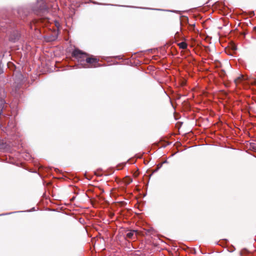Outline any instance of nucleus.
Wrapping results in <instances>:
<instances>
[{
  "instance_id": "obj_1",
  "label": "nucleus",
  "mask_w": 256,
  "mask_h": 256,
  "mask_svg": "<svg viewBox=\"0 0 256 256\" xmlns=\"http://www.w3.org/2000/svg\"><path fill=\"white\" fill-rule=\"evenodd\" d=\"M72 55L78 60L79 64L83 68H96L100 66L98 64L99 59L93 57H88V54L80 50H74Z\"/></svg>"
},
{
  "instance_id": "obj_2",
  "label": "nucleus",
  "mask_w": 256,
  "mask_h": 256,
  "mask_svg": "<svg viewBox=\"0 0 256 256\" xmlns=\"http://www.w3.org/2000/svg\"><path fill=\"white\" fill-rule=\"evenodd\" d=\"M4 128L6 130V132H9L10 134L16 132V124L15 120L12 118L11 119L9 118L7 126L6 128L4 127Z\"/></svg>"
},
{
  "instance_id": "obj_3",
  "label": "nucleus",
  "mask_w": 256,
  "mask_h": 256,
  "mask_svg": "<svg viewBox=\"0 0 256 256\" xmlns=\"http://www.w3.org/2000/svg\"><path fill=\"white\" fill-rule=\"evenodd\" d=\"M20 36V33L18 31H14L10 36V40L12 42L17 41Z\"/></svg>"
},
{
  "instance_id": "obj_4",
  "label": "nucleus",
  "mask_w": 256,
  "mask_h": 256,
  "mask_svg": "<svg viewBox=\"0 0 256 256\" xmlns=\"http://www.w3.org/2000/svg\"><path fill=\"white\" fill-rule=\"evenodd\" d=\"M8 145L2 141H0V151H5L8 149Z\"/></svg>"
},
{
  "instance_id": "obj_5",
  "label": "nucleus",
  "mask_w": 256,
  "mask_h": 256,
  "mask_svg": "<svg viewBox=\"0 0 256 256\" xmlns=\"http://www.w3.org/2000/svg\"><path fill=\"white\" fill-rule=\"evenodd\" d=\"M9 27H11V26L8 25V26L6 27L4 22H0V30L2 32H7L8 30H6V29L9 28Z\"/></svg>"
},
{
  "instance_id": "obj_6",
  "label": "nucleus",
  "mask_w": 256,
  "mask_h": 256,
  "mask_svg": "<svg viewBox=\"0 0 256 256\" xmlns=\"http://www.w3.org/2000/svg\"><path fill=\"white\" fill-rule=\"evenodd\" d=\"M6 96V92L4 86L0 85V98L4 99Z\"/></svg>"
},
{
  "instance_id": "obj_7",
  "label": "nucleus",
  "mask_w": 256,
  "mask_h": 256,
  "mask_svg": "<svg viewBox=\"0 0 256 256\" xmlns=\"http://www.w3.org/2000/svg\"><path fill=\"white\" fill-rule=\"evenodd\" d=\"M39 10L42 12H45L48 11V8L44 4L43 0L42 1V5H40L39 7Z\"/></svg>"
},
{
  "instance_id": "obj_8",
  "label": "nucleus",
  "mask_w": 256,
  "mask_h": 256,
  "mask_svg": "<svg viewBox=\"0 0 256 256\" xmlns=\"http://www.w3.org/2000/svg\"><path fill=\"white\" fill-rule=\"evenodd\" d=\"M136 232V230H130L126 234V237L129 238H132L134 233Z\"/></svg>"
},
{
  "instance_id": "obj_9",
  "label": "nucleus",
  "mask_w": 256,
  "mask_h": 256,
  "mask_svg": "<svg viewBox=\"0 0 256 256\" xmlns=\"http://www.w3.org/2000/svg\"><path fill=\"white\" fill-rule=\"evenodd\" d=\"M178 46L180 48H182V49H185L187 47V44L185 42H184L179 43Z\"/></svg>"
},
{
  "instance_id": "obj_10",
  "label": "nucleus",
  "mask_w": 256,
  "mask_h": 256,
  "mask_svg": "<svg viewBox=\"0 0 256 256\" xmlns=\"http://www.w3.org/2000/svg\"><path fill=\"white\" fill-rule=\"evenodd\" d=\"M2 62L0 61V74L3 72V70L1 66Z\"/></svg>"
},
{
  "instance_id": "obj_11",
  "label": "nucleus",
  "mask_w": 256,
  "mask_h": 256,
  "mask_svg": "<svg viewBox=\"0 0 256 256\" xmlns=\"http://www.w3.org/2000/svg\"><path fill=\"white\" fill-rule=\"evenodd\" d=\"M240 78H241V77H238V78L235 80V82L236 83L238 82L240 80Z\"/></svg>"
},
{
  "instance_id": "obj_12",
  "label": "nucleus",
  "mask_w": 256,
  "mask_h": 256,
  "mask_svg": "<svg viewBox=\"0 0 256 256\" xmlns=\"http://www.w3.org/2000/svg\"><path fill=\"white\" fill-rule=\"evenodd\" d=\"M22 11V8H19L18 10V13L19 14H20V12H21Z\"/></svg>"
},
{
  "instance_id": "obj_13",
  "label": "nucleus",
  "mask_w": 256,
  "mask_h": 256,
  "mask_svg": "<svg viewBox=\"0 0 256 256\" xmlns=\"http://www.w3.org/2000/svg\"><path fill=\"white\" fill-rule=\"evenodd\" d=\"M254 30L256 32V26L254 28Z\"/></svg>"
},
{
  "instance_id": "obj_14",
  "label": "nucleus",
  "mask_w": 256,
  "mask_h": 256,
  "mask_svg": "<svg viewBox=\"0 0 256 256\" xmlns=\"http://www.w3.org/2000/svg\"><path fill=\"white\" fill-rule=\"evenodd\" d=\"M160 167H162V164L160 166H158V168H160Z\"/></svg>"
},
{
  "instance_id": "obj_15",
  "label": "nucleus",
  "mask_w": 256,
  "mask_h": 256,
  "mask_svg": "<svg viewBox=\"0 0 256 256\" xmlns=\"http://www.w3.org/2000/svg\"><path fill=\"white\" fill-rule=\"evenodd\" d=\"M160 167H162V164L160 166H158V168H160Z\"/></svg>"
},
{
  "instance_id": "obj_16",
  "label": "nucleus",
  "mask_w": 256,
  "mask_h": 256,
  "mask_svg": "<svg viewBox=\"0 0 256 256\" xmlns=\"http://www.w3.org/2000/svg\"><path fill=\"white\" fill-rule=\"evenodd\" d=\"M160 167H162V164L160 166H158V168H160Z\"/></svg>"
},
{
  "instance_id": "obj_17",
  "label": "nucleus",
  "mask_w": 256,
  "mask_h": 256,
  "mask_svg": "<svg viewBox=\"0 0 256 256\" xmlns=\"http://www.w3.org/2000/svg\"><path fill=\"white\" fill-rule=\"evenodd\" d=\"M2 215H4V214H0V216H2Z\"/></svg>"
}]
</instances>
